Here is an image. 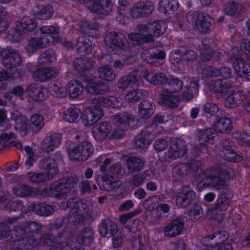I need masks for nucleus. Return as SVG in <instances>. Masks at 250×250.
Instances as JSON below:
<instances>
[{
    "label": "nucleus",
    "instance_id": "f257e3e1",
    "mask_svg": "<svg viewBox=\"0 0 250 250\" xmlns=\"http://www.w3.org/2000/svg\"><path fill=\"white\" fill-rule=\"evenodd\" d=\"M39 245H42L47 250H81L77 248L71 249L67 243H62L59 240H55L49 235L44 236L40 242L36 241L32 236L23 237L15 242L14 250H34Z\"/></svg>",
    "mask_w": 250,
    "mask_h": 250
},
{
    "label": "nucleus",
    "instance_id": "f03ea898",
    "mask_svg": "<svg viewBox=\"0 0 250 250\" xmlns=\"http://www.w3.org/2000/svg\"><path fill=\"white\" fill-rule=\"evenodd\" d=\"M167 28L166 24L164 21L141 25L138 27L139 34H130L128 38L134 44L151 41L153 39V35L155 36H160L165 33Z\"/></svg>",
    "mask_w": 250,
    "mask_h": 250
},
{
    "label": "nucleus",
    "instance_id": "7ed1b4c3",
    "mask_svg": "<svg viewBox=\"0 0 250 250\" xmlns=\"http://www.w3.org/2000/svg\"><path fill=\"white\" fill-rule=\"evenodd\" d=\"M183 87V83L177 79H171L166 83L161 95V102L170 107H176L179 98L172 93L180 91Z\"/></svg>",
    "mask_w": 250,
    "mask_h": 250
},
{
    "label": "nucleus",
    "instance_id": "20e7f679",
    "mask_svg": "<svg viewBox=\"0 0 250 250\" xmlns=\"http://www.w3.org/2000/svg\"><path fill=\"white\" fill-rule=\"evenodd\" d=\"M209 89L217 93H220L222 96L225 97L229 94L226 98L225 104L226 106L229 108H232L236 106L237 103L240 101L237 99L240 96L238 93H232V89L230 87L226 84V83L224 81L218 80L217 81H211L209 83Z\"/></svg>",
    "mask_w": 250,
    "mask_h": 250
},
{
    "label": "nucleus",
    "instance_id": "39448f33",
    "mask_svg": "<svg viewBox=\"0 0 250 250\" xmlns=\"http://www.w3.org/2000/svg\"><path fill=\"white\" fill-rule=\"evenodd\" d=\"M186 20L193 28L202 32L210 28L213 21L208 15L195 11L189 12L187 14Z\"/></svg>",
    "mask_w": 250,
    "mask_h": 250
},
{
    "label": "nucleus",
    "instance_id": "423d86ee",
    "mask_svg": "<svg viewBox=\"0 0 250 250\" xmlns=\"http://www.w3.org/2000/svg\"><path fill=\"white\" fill-rule=\"evenodd\" d=\"M104 42L107 50L115 53H122L128 47L125 36L123 34L109 33L106 36Z\"/></svg>",
    "mask_w": 250,
    "mask_h": 250
},
{
    "label": "nucleus",
    "instance_id": "0eeeda50",
    "mask_svg": "<svg viewBox=\"0 0 250 250\" xmlns=\"http://www.w3.org/2000/svg\"><path fill=\"white\" fill-rule=\"evenodd\" d=\"M198 176L197 178H201L202 180H199L197 185L199 190H202L203 188L211 187L216 189H221L224 188L227 185V182L225 180H221L219 177L213 176L209 174V170H203L198 169Z\"/></svg>",
    "mask_w": 250,
    "mask_h": 250
},
{
    "label": "nucleus",
    "instance_id": "6e6552de",
    "mask_svg": "<svg viewBox=\"0 0 250 250\" xmlns=\"http://www.w3.org/2000/svg\"><path fill=\"white\" fill-rule=\"evenodd\" d=\"M94 151L91 143L83 142L78 146L68 148L69 158L72 160L84 161L92 155Z\"/></svg>",
    "mask_w": 250,
    "mask_h": 250
},
{
    "label": "nucleus",
    "instance_id": "1a4fd4ad",
    "mask_svg": "<svg viewBox=\"0 0 250 250\" xmlns=\"http://www.w3.org/2000/svg\"><path fill=\"white\" fill-rule=\"evenodd\" d=\"M187 150V146L185 141L179 139H173L171 141L170 146L167 155L165 157L159 156L162 161L170 162L171 160L183 156Z\"/></svg>",
    "mask_w": 250,
    "mask_h": 250
},
{
    "label": "nucleus",
    "instance_id": "9d476101",
    "mask_svg": "<svg viewBox=\"0 0 250 250\" xmlns=\"http://www.w3.org/2000/svg\"><path fill=\"white\" fill-rule=\"evenodd\" d=\"M103 116L102 108L97 105L85 107L81 114L82 123L85 126H90L99 120Z\"/></svg>",
    "mask_w": 250,
    "mask_h": 250
},
{
    "label": "nucleus",
    "instance_id": "9b49d317",
    "mask_svg": "<svg viewBox=\"0 0 250 250\" xmlns=\"http://www.w3.org/2000/svg\"><path fill=\"white\" fill-rule=\"evenodd\" d=\"M62 208L69 207L72 208L73 210V217H71L72 221L74 219H76L75 221L76 223H80L83 221L85 215L88 212L89 210V206L87 204L83 203L81 201L71 199L69 200V203H62Z\"/></svg>",
    "mask_w": 250,
    "mask_h": 250
},
{
    "label": "nucleus",
    "instance_id": "f8f14e48",
    "mask_svg": "<svg viewBox=\"0 0 250 250\" xmlns=\"http://www.w3.org/2000/svg\"><path fill=\"white\" fill-rule=\"evenodd\" d=\"M0 55L3 58V65L8 68L16 67L21 62V57L17 50L11 48L0 49Z\"/></svg>",
    "mask_w": 250,
    "mask_h": 250
},
{
    "label": "nucleus",
    "instance_id": "ddd939ff",
    "mask_svg": "<svg viewBox=\"0 0 250 250\" xmlns=\"http://www.w3.org/2000/svg\"><path fill=\"white\" fill-rule=\"evenodd\" d=\"M230 196L222 194L218 200L216 207L208 209L207 211L208 215L218 221H221L223 219V213L221 211H225L227 209L230 201Z\"/></svg>",
    "mask_w": 250,
    "mask_h": 250
},
{
    "label": "nucleus",
    "instance_id": "4468645a",
    "mask_svg": "<svg viewBox=\"0 0 250 250\" xmlns=\"http://www.w3.org/2000/svg\"><path fill=\"white\" fill-rule=\"evenodd\" d=\"M72 180L64 179L61 182H57L50 186L51 194L57 198H62L73 187Z\"/></svg>",
    "mask_w": 250,
    "mask_h": 250
},
{
    "label": "nucleus",
    "instance_id": "2eb2a0df",
    "mask_svg": "<svg viewBox=\"0 0 250 250\" xmlns=\"http://www.w3.org/2000/svg\"><path fill=\"white\" fill-rule=\"evenodd\" d=\"M199 138L201 145V148H199V150L201 151L204 153H208L214 149V137L211 129L200 131Z\"/></svg>",
    "mask_w": 250,
    "mask_h": 250
},
{
    "label": "nucleus",
    "instance_id": "dca6fc26",
    "mask_svg": "<svg viewBox=\"0 0 250 250\" xmlns=\"http://www.w3.org/2000/svg\"><path fill=\"white\" fill-rule=\"evenodd\" d=\"M12 120L16 123L15 128L22 136L26 134L27 131L30 128V125L28 123L26 117L21 116L18 110L13 109L11 111Z\"/></svg>",
    "mask_w": 250,
    "mask_h": 250
},
{
    "label": "nucleus",
    "instance_id": "f3484780",
    "mask_svg": "<svg viewBox=\"0 0 250 250\" xmlns=\"http://www.w3.org/2000/svg\"><path fill=\"white\" fill-rule=\"evenodd\" d=\"M36 27V23L35 21L28 16L23 17L21 21L17 23L16 26L17 31L14 34L15 36H20V37L19 39H15L14 41L18 42L21 39V32L32 31Z\"/></svg>",
    "mask_w": 250,
    "mask_h": 250
},
{
    "label": "nucleus",
    "instance_id": "a211bd4d",
    "mask_svg": "<svg viewBox=\"0 0 250 250\" xmlns=\"http://www.w3.org/2000/svg\"><path fill=\"white\" fill-rule=\"evenodd\" d=\"M84 3L93 12L102 13L101 10L105 8L106 11L110 12L112 9V3L108 0H84Z\"/></svg>",
    "mask_w": 250,
    "mask_h": 250
},
{
    "label": "nucleus",
    "instance_id": "6ab92c4d",
    "mask_svg": "<svg viewBox=\"0 0 250 250\" xmlns=\"http://www.w3.org/2000/svg\"><path fill=\"white\" fill-rule=\"evenodd\" d=\"M50 41L48 38L42 36L40 38H32L29 41L26 47V52L31 55L36 52L38 49L46 47Z\"/></svg>",
    "mask_w": 250,
    "mask_h": 250
},
{
    "label": "nucleus",
    "instance_id": "aec40b11",
    "mask_svg": "<svg viewBox=\"0 0 250 250\" xmlns=\"http://www.w3.org/2000/svg\"><path fill=\"white\" fill-rule=\"evenodd\" d=\"M184 228L183 221L176 219L164 228L163 232L166 236L172 237L180 235Z\"/></svg>",
    "mask_w": 250,
    "mask_h": 250
},
{
    "label": "nucleus",
    "instance_id": "412c9836",
    "mask_svg": "<svg viewBox=\"0 0 250 250\" xmlns=\"http://www.w3.org/2000/svg\"><path fill=\"white\" fill-rule=\"evenodd\" d=\"M142 83V80L140 77L139 73L134 72L133 74L121 79L118 83V87L124 89L129 86H138Z\"/></svg>",
    "mask_w": 250,
    "mask_h": 250
},
{
    "label": "nucleus",
    "instance_id": "4be33fe9",
    "mask_svg": "<svg viewBox=\"0 0 250 250\" xmlns=\"http://www.w3.org/2000/svg\"><path fill=\"white\" fill-rule=\"evenodd\" d=\"M194 196L195 192L189 187H183L178 193L176 205L179 207H186L189 203V200Z\"/></svg>",
    "mask_w": 250,
    "mask_h": 250
},
{
    "label": "nucleus",
    "instance_id": "5701e85b",
    "mask_svg": "<svg viewBox=\"0 0 250 250\" xmlns=\"http://www.w3.org/2000/svg\"><path fill=\"white\" fill-rule=\"evenodd\" d=\"M199 81L197 78H190L187 81L186 90L183 92V98L185 100H191L198 91Z\"/></svg>",
    "mask_w": 250,
    "mask_h": 250
},
{
    "label": "nucleus",
    "instance_id": "b1692460",
    "mask_svg": "<svg viewBox=\"0 0 250 250\" xmlns=\"http://www.w3.org/2000/svg\"><path fill=\"white\" fill-rule=\"evenodd\" d=\"M40 167L45 171L47 175V179H51L57 173V161L52 158H45L42 160L40 163Z\"/></svg>",
    "mask_w": 250,
    "mask_h": 250
},
{
    "label": "nucleus",
    "instance_id": "393cba45",
    "mask_svg": "<svg viewBox=\"0 0 250 250\" xmlns=\"http://www.w3.org/2000/svg\"><path fill=\"white\" fill-rule=\"evenodd\" d=\"M27 92L29 97L39 102L46 100L49 96V92L47 89L36 85L28 86Z\"/></svg>",
    "mask_w": 250,
    "mask_h": 250
},
{
    "label": "nucleus",
    "instance_id": "a878e982",
    "mask_svg": "<svg viewBox=\"0 0 250 250\" xmlns=\"http://www.w3.org/2000/svg\"><path fill=\"white\" fill-rule=\"evenodd\" d=\"M232 127L230 119L227 118H221L216 119L212 125V128L216 132L226 133L230 132Z\"/></svg>",
    "mask_w": 250,
    "mask_h": 250
},
{
    "label": "nucleus",
    "instance_id": "bb28decb",
    "mask_svg": "<svg viewBox=\"0 0 250 250\" xmlns=\"http://www.w3.org/2000/svg\"><path fill=\"white\" fill-rule=\"evenodd\" d=\"M61 139V136L60 134H54L48 136L42 143V148L45 151H52L60 145Z\"/></svg>",
    "mask_w": 250,
    "mask_h": 250
},
{
    "label": "nucleus",
    "instance_id": "cd10ccee",
    "mask_svg": "<svg viewBox=\"0 0 250 250\" xmlns=\"http://www.w3.org/2000/svg\"><path fill=\"white\" fill-rule=\"evenodd\" d=\"M110 126L104 122L96 124L93 128L92 132L95 139L101 141L104 139L110 132Z\"/></svg>",
    "mask_w": 250,
    "mask_h": 250
},
{
    "label": "nucleus",
    "instance_id": "c85d7f7f",
    "mask_svg": "<svg viewBox=\"0 0 250 250\" xmlns=\"http://www.w3.org/2000/svg\"><path fill=\"white\" fill-rule=\"evenodd\" d=\"M115 122L122 127L130 126L133 128L135 127V124L136 121L132 115L126 112H122L116 115L114 118Z\"/></svg>",
    "mask_w": 250,
    "mask_h": 250
},
{
    "label": "nucleus",
    "instance_id": "c756f323",
    "mask_svg": "<svg viewBox=\"0 0 250 250\" xmlns=\"http://www.w3.org/2000/svg\"><path fill=\"white\" fill-rule=\"evenodd\" d=\"M23 205L21 202H15L9 200L3 196V193L0 192V208L8 210L16 211L22 209Z\"/></svg>",
    "mask_w": 250,
    "mask_h": 250
},
{
    "label": "nucleus",
    "instance_id": "7c9ffc66",
    "mask_svg": "<svg viewBox=\"0 0 250 250\" xmlns=\"http://www.w3.org/2000/svg\"><path fill=\"white\" fill-rule=\"evenodd\" d=\"M117 225L111 221L102 223L99 227L100 234L104 237H111L117 233Z\"/></svg>",
    "mask_w": 250,
    "mask_h": 250
},
{
    "label": "nucleus",
    "instance_id": "2f4dec72",
    "mask_svg": "<svg viewBox=\"0 0 250 250\" xmlns=\"http://www.w3.org/2000/svg\"><path fill=\"white\" fill-rule=\"evenodd\" d=\"M86 83L85 88L86 91L90 93L95 94H100L106 92L108 91V87L101 83H97L93 80L85 81Z\"/></svg>",
    "mask_w": 250,
    "mask_h": 250
},
{
    "label": "nucleus",
    "instance_id": "473e14b6",
    "mask_svg": "<svg viewBox=\"0 0 250 250\" xmlns=\"http://www.w3.org/2000/svg\"><path fill=\"white\" fill-rule=\"evenodd\" d=\"M94 238V232L89 228L83 229L79 232L77 237V241L82 245L88 246L91 244Z\"/></svg>",
    "mask_w": 250,
    "mask_h": 250
},
{
    "label": "nucleus",
    "instance_id": "72a5a7b5",
    "mask_svg": "<svg viewBox=\"0 0 250 250\" xmlns=\"http://www.w3.org/2000/svg\"><path fill=\"white\" fill-rule=\"evenodd\" d=\"M154 105L149 101H144L139 105L138 115L143 118H148L154 113Z\"/></svg>",
    "mask_w": 250,
    "mask_h": 250
},
{
    "label": "nucleus",
    "instance_id": "f704fd0d",
    "mask_svg": "<svg viewBox=\"0 0 250 250\" xmlns=\"http://www.w3.org/2000/svg\"><path fill=\"white\" fill-rule=\"evenodd\" d=\"M53 9L50 6L40 5L35 7L33 12L37 18L46 20L51 18L53 14Z\"/></svg>",
    "mask_w": 250,
    "mask_h": 250
},
{
    "label": "nucleus",
    "instance_id": "c9c22d12",
    "mask_svg": "<svg viewBox=\"0 0 250 250\" xmlns=\"http://www.w3.org/2000/svg\"><path fill=\"white\" fill-rule=\"evenodd\" d=\"M144 76L146 80L154 85L163 84L167 81V78L163 73L155 74L154 73L146 70L144 73Z\"/></svg>",
    "mask_w": 250,
    "mask_h": 250
},
{
    "label": "nucleus",
    "instance_id": "e433bc0d",
    "mask_svg": "<svg viewBox=\"0 0 250 250\" xmlns=\"http://www.w3.org/2000/svg\"><path fill=\"white\" fill-rule=\"evenodd\" d=\"M179 7L177 0H160L159 1L158 10L160 12L167 13L168 12H173Z\"/></svg>",
    "mask_w": 250,
    "mask_h": 250
},
{
    "label": "nucleus",
    "instance_id": "4c0bfd02",
    "mask_svg": "<svg viewBox=\"0 0 250 250\" xmlns=\"http://www.w3.org/2000/svg\"><path fill=\"white\" fill-rule=\"evenodd\" d=\"M41 32L43 34L42 37L48 38L50 40L51 38L54 42H57L60 41L58 37V34L59 32L58 27L53 26H42L41 28Z\"/></svg>",
    "mask_w": 250,
    "mask_h": 250
},
{
    "label": "nucleus",
    "instance_id": "58836bf2",
    "mask_svg": "<svg viewBox=\"0 0 250 250\" xmlns=\"http://www.w3.org/2000/svg\"><path fill=\"white\" fill-rule=\"evenodd\" d=\"M166 57V53L162 51L157 50L145 51L142 54V58L144 60L146 61L148 63L155 62L152 59H163Z\"/></svg>",
    "mask_w": 250,
    "mask_h": 250
},
{
    "label": "nucleus",
    "instance_id": "ea45409f",
    "mask_svg": "<svg viewBox=\"0 0 250 250\" xmlns=\"http://www.w3.org/2000/svg\"><path fill=\"white\" fill-rule=\"evenodd\" d=\"M147 92L144 90L134 89L128 90L125 96V100L128 103H134L139 101L143 95L145 96Z\"/></svg>",
    "mask_w": 250,
    "mask_h": 250
},
{
    "label": "nucleus",
    "instance_id": "a19ab883",
    "mask_svg": "<svg viewBox=\"0 0 250 250\" xmlns=\"http://www.w3.org/2000/svg\"><path fill=\"white\" fill-rule=\"evenodd\" d=\"M67 89L69 96L72 98L78 97L83 91L81 83L77 81H70L67 85Z\"/></svg>",
    "mask_w": 250,
    "mask_h": 250
},
{
    "label": "nucleus",
    "instance_id": "79ce46f5",
    "mask_svg": "<svg viewBox=\"0 0 250 250\" xmlns=\"http://www.w3.org/2000/svg\"><path fill=\"white\" fill-rule=\"evenodd\" d=\"M77 45L80 53L88 54L91 52L92 44L89 39L86 37L81 36L78 39Z\"/></svg>",
    "mask_w": 250,
    "mask_h": 250
},
{
    "label": "nucleus",
    "instance_id": "37998d69",
    "mask_svg": "<svg viewBox=\"0 0 250 250\" xmlns=\"http://www.w3.org/2000/svg\"><path fill=\"white\" fill-rule=\"evenodd\" d=\"M80 113V110L78 108H69L64 112L63 119L68 123H75L78 121Z\"/></svg>",
    "mask_w": 250,
    "mask_h": 250
},
{
    "label": "nucleus",
    "instance_id": "c03bdc74",
    "mask_svg": "<svg viewBox=\"0 0 250 250\" xmlns=\"http://www.w3.org/2000/svg\"><path fill=\"white\" fill-rule=\"evenodd\" d=\"M151 135L146 132L142 133L137 136L135 144L136 147L144 149L147 148L150 144Z\"/></svg>",
    "mask_w": 250,
    "mask_h": 250
},
{
    "label": "nucleus",
    "instance_id": "a18cd8bd",
    "mask_svg": "<svg viewBox=\"0 0 250 250\" xmlns=\"http://www.w3.org/2000/svg\"><path fill=\"white\" fill-rule=\"evenodd\" d=\"M207 71L208 72L210 77H222L225 79H228L231 77L230 70L228 67H223L221 69L216 68H208Z\"/></svg>",
    "mask_w": 250,
    "mask_h": 250
},
{
    "label": "nucleus",
    "instance_id": "49530a36",
    "mask_svg": "<svg viewBox=\"0 0 250 250\" xmlns=\"http://www.w3.org/2000/svg\"><path fill=\"white\" fill-rule=\"evenodd\" d=\"M13 94H14L20 100H23L28 96L27 88L25 90L22 87L17 86L11 90V93L6 94L5 97L6 99L11 100L12 99Z\"/></svg>",
    "mask_w": 250,
    "mask_h": 250
},
{
    "label": "nucleus",
    "instance_id": "de8ad7c7",
    "mask_svg": "<svg viewBox=\"0 0 250 250\" xmlns=\"http://www.w3.org/2000/svg\"><path fill=\"white\" fill-rule=\"evenodd\" d=\"M93 102L94 104H99L100 105L105 106L116 107L119 106L117 104L118 99L114 97H110L108 98L98 97L97 98L93 100Z\"/></svg>",
    "mask_w": 250,
    "mask_h": 250
},
{
    "label": "nucleus",
    "instance_id": "09e8293b",
    "mask_svg": "<svg viewBox=\"0 0 250 250\" xmlns=\"http://www.w3.org/2000/svg\"><path fill=\"white\" fill-rule=\"evenodd\" d=\"M126 165L130 171L135 172L141 170L144 163L142 160L139 158L131 157L127 160Z\"/></svg>",
    "mask_w": 250,
    "mask_h": 250
},
{
    "label": "nucleus",
    "instance_id": "8fccbe9b",
    "mask_svg": "<svg viewBox=\"0 0 250 250\" xmlns=\"http://www.w3.org/2000/svg\"><path fill=\"white\" fill-rule=\"evenodd\" d=\"M33 209L37 214L41 216H48L53 211V208L51 206L44 204L34 205Z\"/></svg>",
    "mask_w": 250,
    "mask_h": 250
},
{
    "label": "nucleus",
    "instance_id": "3c124183",
    "mask_svg": "<svg viewBox=\"0 0 250 250\" xmlns=\"http://www.w3.org/2000/svg\"><path fill=\"white\" fill-rule=\"evenodd\" d=\"M98 74L100 78L106 81H112L115 77L114 71L108 66L100 67Z\"/></svg>",
    "mask_w": 250,
    "mask_h": 250
},
{
    "label": "nucleus",
    "instance_id": "603ef678",
    "mask_svg": "<svg viewBox=\"0 0 250 250\" xmlns=\"http://www.w3.org/2000/svg\"><path fill=\"white\" fill-rule=\"evenodd\" d=\"M233 63V66L235 71L239 74L240 76L242 74L248 72V70L246 68L245 61L241 58H233L231 60Z\"/></svg>",
    "mask_w": 250,
    "mask_h": 250
},
{
    "label": "nucleus",
    "instance_id": "864d4df0",
    "mask_svg": "<svg viewBox=\"0 0 250 250\" xmlns=\"http://www.w3.org/2000/svg\"><path fill=\"white\" fill-rule=\"evenodd\" d=\"M13 192L16 195L23 197L29 195L32 189L27 185H17L14 187Z\"/></svg>",
    "mask_w": 250,
    "mask_h": 250
},
{
    "label": "nucleus",
    "instance_id": "5fc2aeb1",
    "mask_svg": "<svg viewBox=\"0 0 250 250\" xmlns=\"http://www.w3.org/2000/svg\"><path fill=\"white\" fill-rule=\"evenodd\" d=\"M56 59V56L52 50H49L42 54L39 58V63L41 64L51 62L54 61Z\"/></svg>",
    "mask_w": 250,
    "mask_h": 250
},
{
    "label": "nucleus",
    "instance_id": "6e6d98bb",
    "mask_svg": "<svg viewBox=\"0 0 250 250\" xmlns=\"http://www.w3.org/2000/svg\"><path fill=\"white\" fill-rule=\"evenodd\" d=\"M218 110V105L211 102H207L203 106V110L207 116L215 115Z\"/></svg>",
    "mask_w": 250,
    "mask_h": 250
},
{
    "label": "nucleus",
    "instance_id": "4d7b16f0",
    "mask_svg": "<svg viewBox=\"0 0 250 250\" xmlns=\"http://www.w3.org/2000/svg\"><path fill=\"white\" fill-rule=\"evenodd\" d=\"M75 65L77 69L87 70L93 66L92 62L89 60L77 59L75 62Z\"/></svg>",
    "mask_w": 250,
    "mask_h": 250
},
{
    "label": "nucleus",
    "instance_id": "13d9d810",
    "mask_svg": "<svg viewBox=\"0 0 250 250\" xmlns=\"http://www.w3.org/2000/svg\"><path fill=\"white\" fill-rule=\"evenodd\" d=\"M225 160L230 162H238L241 160V157L237 155L232 149L226 148V151L223 153Z\"/></svg>",
    "mask_w": 250,
    "mask_h": 250
},
{
    "label": "nucleus",
    "instance_id": "bf43d9fd",
    "mask_svg": "<svg viewBox=\"0 0 250 250\" xmlns=\"http://www.w3.org/2000/svg\"><path fill=\"white\" fill-rule=\"evenodd\" d=\"M202 208L199 205L194 206L189 212V217L193 221H196L199 219L203 215Z\"/></svg>",
    "mask_w": 250,
    "mask_h": 250
},
{
    "label": "nucleus",
    "instance_id": "052dcab7",
    "mask_svg": "<svg viewBox=\"0 0 250 250\" xmlns=\"http://www.w3.org/2000/svg\"><path fill=\"white\" fill-rule=\"evenodd\" d=\"M28 179L32 182L34 183H40L48 180L47 179V175L42 173H35L33 172H30L28 174Z\"/></svg>",
    "mask_w": 250,
    "mask_h": 250
},
{
    "label": "nucleus",
    "instance_id": "680f3d73",
    "mask_svg": "<svg viewBox=\"0 0 250 250\" xmlns=\"http://www.w3.org/2000/svg\"><path fill=\"white\" fill-rule=\"evenodd\" d=\"M233 137L238 140L239 143L243 146L250 145V137L246 133H235Z\"/></svg>",
    "mask_w": 250,
    "mask_h": 250
},
{
    "label": "nucleus",
    "instance_id": "e2e57ef3",
    "mask_svg": "<svg viewBox=\"0 0 250 250\" xmlns=\"http://www.w3.org/2000/svg\"><path fill=\"white\" fill-rule=\"evenodd\" d=\"M239 5L234 1H229L225 5L224 10L229 15H233L238 10Z\"/></svg>",
    "mask_w": 250,
    "mask_h": 250
},
{
    "label": "nucleus",
    "instance_id": "0e129e2a",
    "mask_svg": "<svg viewBox=\"0 0 250 250\" xmlns=\"http://www.w3.org/2000/svg\"><path fill=\"white\" fill-rule=\"evenodd\" d=\"M44 75L41 76V82H44L48 80L56 77L58 74V71L56 68L44 67Z\"/></svg>",
    "mask_w": 250,
    "mask_h": 250
},
{
    "label": "nucleus",
    "instance_id": "69168bd1",
    "mask_svg": "<svg viewBox=\"0 0 250 250\" xmlns=\"http://www.w3.org/2000/svg\"><path fill=\"white\" fill-rule=\"evenodd\" d=\"M121 184L120 181L106 180L103 182V188L105 190L109 191L119 187Z\"/></svg>",
    "mask_w": 250,
    "mask_h": 250
},
{
    "label": "nucleus",
    "instance_id": "338daca9",
    "mask_svg": "<svg viewBox=\"0 0 250 250\" xmlns=\"http://www.w3.org/2000/svg\"><path fill=\"white\" fill-rule=\"evenodd\" d=\"M143 4V7L141 9L142 17H146L151 15L154 9V6L150 1H141Z\"/></svg>",
    "mask_w": 250,
    "mask_h": 250
},
{
    "label": "nucleus",
    "instance_id": "774afa93",
    "mask_svg": "<svg viewBox=\"0 0 250 250\" xmlns=\"http://www.w3.org/2000/svg\"><path fill=\"white\" fill-rule=\"evenodd\" d=\"M30 122L36 129L41 128L44 125L42 117L39 114L33 115L31 117Z\"/></svg>",
    "mask_w": 250,
    "mask_h": 250
}]
</instances>
